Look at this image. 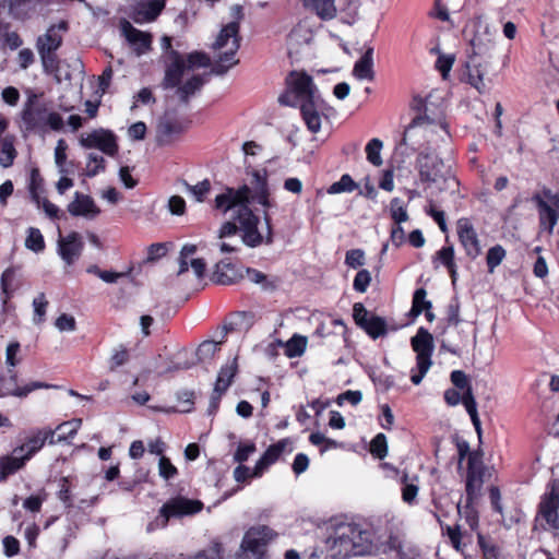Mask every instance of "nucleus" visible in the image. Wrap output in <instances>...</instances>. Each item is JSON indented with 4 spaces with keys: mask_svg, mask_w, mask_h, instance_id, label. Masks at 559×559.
I'll return each instance as SVG.
<instances>
[{
    "mask_svg": "<svg viewBox=\"0 0 559 559\" xmlns=\"http://www.w3.org/2000/svg\"><path fill=\"white\" fill-rule=\"evenodd\" d=\"M252 199L264 209L273 206L270 201V191L267 186L266 173L254 170L250 186H242L238 190L228 188L222 194L215 198V206L223 210L224 213L231 211L233 218L239 223V229L242 231V242L251 248L260 246L263 241L272 242L271 217L264 212L265 236L258 230L259 217L252 213L248 203Z\"/></svg>",
    "mask_w": 559,
    "mask_h": 559,
    "instance_id": "f257e3e1",
    "label": "nucleus"
},
{
    "mask_svg": "<svg viewBox=\"0 0 559 559\" xmlns=\"http://www.w3.org/2000/svg\"><path fill=\"white\" fill-rule=\"evenodd\" d=\"M431 94L427 98L416 96L413 107L419 115L416 116L404 132L403 144L411 141L412 145L420 146L421 139L429 150L438 142H445L449 139L447 124L443 121L442 111L430 103Z\"/></svg>",
    "mask_w": 559,
    "mask_h": 559,
    "instance_id": "f03ea898",
    "label": "nucleus"
},
{
    "mask_svg": "<svg viewBox=\"0 0 559 559\" xmlns=\"http://www.w3.org/2000/svg\"><path fill=\"white\" fill-rule=\"evenodd\" d=\"M288 94L278 97V102L284 105H295L288 100L289 95H294L296 103L300 105L302 118L308 129L317 133L321 129V117L325 108V103L321 98L312 78L306 72L293 71L287 80Z\"/></svg>",
    "mask_w": 559,
    "mask_h": 559,
    "instance_id": "7ed1b4c3",
    "label": "nucleus"
},
{
    "mask_svg": "<svg viewBox=\"0 0 559 559\" xmlns=\"http://www.w3.org/2000/svg\"><path fill=\"white\" fill-rule=\"evenodd\" d=\"M240 47V36L238 22L226 24L218 33L216 40L212 45L215 51H219L215 63L212 66L211 73L216 75L225 74L230 68L238 63L235 58Z\"/></svg>",
    "mask_w": 559,
    "mask_h": 559,
    "instance_id": "20e7f679",
    "label": "nucleus"
},
{
    "mask_svg": "<svg viewBox=\"0 0 559 559\" xmlns=\"http://www.w3.org/2000/svg\"><path fill=\"white\" fill-rule=\"evenodd\" d=\"M212 64L210 57L201 51H193L186 57L177 50L169 51V63L166 66L164 86L176 87L180 84L186 71L207 68Z\"/></svg>",
    "mask_w": 559,
    "mask_h": 559,
    "instance_id": "39448f33",
    "label": "nucleus"
},
{
    "mask_svg": "<svg viewBox=\"0 0 559 559\" xmlns=\"http://www.w3.org/2000/svg\"><path fill=\"white\" fill-rule=\"evenodd\" d=\"M203 509V502L197 499H189L178 496L169 499L159 509L158 515L147 525V531L165 528L170 518H182L194 515Z\"/></svg>",
    "mask_w": 559,
    "mask_h": 559,
    "instance_id": "423d86ee",
    "label": "nucleus"
},
{
    "mask_svg": "<svg viewBox=\"0 0 559 559\" xmlns=\"http://www.w3.org/2000/svg\"><path fill=\"white\" fill-rule=\"evenodd\" d=\"M412 347L416 353L417 373H413L411 380L418 385L432 365L433 337L425 328H419L416 335L411 340Z\"/></svg>",
    "mask_w": 559,
    "mask_h": 559,
    "instance_id": "0eeeda50",
    "label": "nucleus"
},
{
    "mask_svg": "<svg viewBox=\"0 0 559 559\" xmlns=\"http://www.w3.org/2000/svg\"><path fill=\"white\" fill-rule=\"evenodd\" d=\"M274 537L272 528L258 525L249 528L241 542L237 559H263L265 546Z\"/></svg>",
    "mask_w": 559,
    "mask_h": 559,
    "instance_id": "6e6552de",
    "label": "nucleus"
},
{
    "mask_svg": "<svg viewBox=\"0 0 559 559\" xmlns=\"http://www.w3.org/2000/svg\"><path fill=\"white\" fill-rule=\"evenodd\" d=\"M331 533L326 538V546L333 559L352 557V537L349 522H336L330 525Z\"/></svg>",
    "mask_w": 559,
    "mask_h": 559,
    "instance_id": "1a4fd4ad",
    "label": "nucleus"
},
{
    "mask_svg": "<svg viewBox=\"0 0 559 559\" xmlns=\"http://www.w3.org/2000/svg\"><path fill=\"white\" fill-rule=\"evenodd\" d=\"M416 168L423 182H437L445 178L443 160L429 147L418 154Z\"/></svg>",
    "mask_w": 559,
    "mask_h": 559,
    "instance_id": "9d476101",
    "label": "nucleus"
},
{
    "mask_svg": "<svg viewBox=\"0 0 559 559\" xmlns=\"http://www.w3.org/2000/svg\"><path fill=\"white\" fill-rule=\"evenodd\" d=\"M80 145L84 148H97L111 157L117 155L119 150L117 136L112 131L103 128L82 134Z\"/></svg>",
    "mask_w": 559,
    "mask_h": 559,
    "instance_id": "9b49d317",
    "label": "nucleus"
},
{
    "mask_svg": "<svg viewBox=\"0 0 559 559\" xmlns=\"http://www.w3.org/2000/svg\"><path fill=\"white\" fill-rule=\"evenodd\" d=\"M558 508H559V489L557 480L554 479L548 485V490L545 492L540 503L538 520L545 521L546 525L542 523L544 528H558Z\"/></svg>",
    "mask_w": 559,
    "mask_h": 559,
    "instance_id": "f8f14e48",
    "label": "nucleus"
},
{
    "mask_svg": "<svg viewBox=\"0 0 559 559\" xmlns=\"http://www.w3.org/2000/svg\"><path fill=\"white\" fill-rule=\"evenodd\" d=\"M47 108L38 102L36 94H31L22 110V119L27 129H35L46 126Z\"/></svg>",
    "mask_w": 559,
    "mask_h": 559,
    "instance_id": "ddd939ff",
    "label": "nucleus"
},
{
    "mask_svg": "<svg viewBox=\"0 0 559 559\" xmlns=\"http://www.w3.org/2000/svg\"><path fill=\"white\" fill-rule=\"evenodd\" d=\"M121 34L138 56L146 53L151 49L152 36L148 33L135 28L129 21L120 23Z\"/></svg>",
    "mask_w": 559,
    "mask_h": 559,
    "instance_id": "4468645a",
    "label": "nucleus"
},
{
    "mask_svg": "<svg viewBox=\"0 0 559 559\" xmlns=\"http://www.w3.org/2000/svg\"><path fill=\"white\" fill-rule=\"evenodd\" d=\"M457 236L461 245L465 249L466 254L471 259L477 258L480 252V242L477 236L476 230L474 229L472 223L467 218H461L457 222Z\"/></svg>",
    "mask_w": 559,
    "mask_h": 559,
    "instance_id": "2eb2a0df",
    "label": "nucleus"
},
{
    "mask_svg": "<svg viewBox=\"0 0 559 559\" xmlns=\"http://www.w3.org/2000/svg\"><path fill=\"white\" fill-rule=\"evenodd\" d=\"M185 130L182 123L170 115L163 116L156 127V141L159 145H168Z\"/></svg>",
    "mask_w": 559,
    "mask_h": 559,
    "instance_id": "dca6fc26",
    "label": "nucleus"
},
{
    "mask_svg": "<svg viewBox=\"0 0 559 559\" xmlns=\"http://www.w3.org/2000/svg\"><path fill=\"white\" fill-rule=\"evenodd\" d=\"M349 531L352 532L349 534V537H352V556L369 554L373 546L372 532L357 523H349Z\"/></svg>",
    "mask_w": 559,
    "mask_h": 559,
    "instance_id": "f3484780",
    "label": "nucleus"
},
{
    "mask_svg": "<svg viewBox=\"0 0 559 559\" xmlns=\"http://www.w3.org/2000/svg\"><path fill=\"white\" fill-rule=\"evenodd\" d=\"M68 31V23L61 21L56 25H51L44 35L39 36L36 41L37 51L56 52L62 44V34Z\"/></svg>",
    "mask_w": 559,
    "mask_h": 559,
    "instance_id": "a211bd4d",
    "label": "nucleus"
},
{
    "mask_svg": "<svg viewBox=\"0 0 559 559\" xmlns=\"http://www.w3.org/2000/svg\"><path fill=\"white\" fill-rule=\"evenodd\" d=\"M55 433L53 430H38L32 437H29L22 445L16 447V453L27 457V461L38 452L48 441L50 444H55Z\"/></svg>",
    "mask_w": 559,
    "mask_h": 559,
    "instance_id": "6ab92c4d",
    "label": "nucleus"
},
{
    "mask_svg": "<svg viewBox=\"0 0 559 559\" xmlns=\"http://www.w3.org/2000/svg\"><path fill=\"white\" fill-rule=\"evenodd\" d=\"M68 212L72 216H82L93 219L100 213V210L90 195L75 192L73 201L68 205Z\"/></svg>",
    "mask_w": 559,
    "mask_h": 559,
    "instance_id": "aec40b11",
    "label": "nucleus"
},
{
    "mask_svg": "<svg viewBox=\"0 0 559 559\" xmlns=\"http://www.w3.org/2000/svg\"><path fill=\"white\" fill-rule=\"evenodd\" d=\"M243 277V269L238 267L227 260H222L215 264L213 281L221 285H230Z\"/></svg>",
    "mask_w": 559,
    "mask_h": 559,
    "instance_id": "412c9836",
    "label": "nucleus"
},
{
    "mask_svg": "<svg viewBox=\"0 0 559 559\" xmlns=\"http://www.w3.org/2000/svg\"><path fill=\"white\" fill-rule=\"evenodd\" d=\"M58 248L62 260L70 265L81 255L83 242L78 233H71L59 239Z\"/></svg>",
    "mask_w": 559,
    "mask_h": 559,
    "instance_id": "4be33fe9",
    "label": "nucleus"
},
{
    "mask_svg": "<svg viewBox=\"0 0 559 559\" xmlns=\"http://www.w3.org/2000/svg\"><path fill=\"white\" fill-rule=\"evenodd\" d=\"M539 213L540 228L544 231L551 233L557 222V213L551 205L539 194L533 197Z\"/></svg>",
    "mask_w": 559,
    "mask_h": 559,
    "instance_id": "5701e85b",
    "label": "nucleus"
},
{
    "mask_svg": "<svg viewBox=\"0 0 559 559\" xmlns=\"http://www.w3.org/2000/svg\"><path fill=\"white\" fill-rule=\"evenodd\" d=\"M27 462V457L17 454L16 448L10 455L0 456V481H3L8 476L22 469Z\"/></svg>",
    "mask_w": 559,
    "mask_h": 559,
    "instance_id": "b1692460",
    "label": "nucleus"
},
{
    "mask_svg": "<svg viewBox=\"0 0 559 559\" xmlns=\"http://www.w3.org/2000/svg\"><path fill=\"white\" fill-rule=\"evenodd\" d=\"M353 74L358 80L372 81L374 79L372 47H368L364 55L356 61Z\"/></svg>",
    "mask_w": 559,
    "mask_h": 559,
    "instance_id": "393cba45",
    "label": "nucleus"
},
{
    "mask_svg": "<svg viewBox=\"0 0 559 559\" xmlns=\"http://www.w3.org/2000/svg\"><path fill=\"white\" fill-rule=\"evenodd\" d=\"M165 3L163 0H151L140 8L134 16L136 23L154 21L164 9Z\"/></svg>",
    "mask_w": 559,
    "mask_h": 559,
    "instance_id": "a878e982",
    "label": "nucleus"
},
{
    "mask_svg": "<svg viewBox=\"0 0 559 559\" xmlns=\"http://www.w3.org/2000/svg\"><path fill=\"white\" fill-rule=\"evenodd\" d=\"M236 370L235 361L221 368L214 386L215 393L223 394L228 389L236 374Z\"/></svg>",
    "mask_w": 559,
    "mask_h": 559,
    "instance_id": "bb28decb",
    "label": "nucleus"
},
{
    "mask_svg": "<svg viewBox=\"0 0 559 559\" xmlns=\"http://www.w3.org/2000/svg\"><path fill=\"white\" fill-rule=\"evenodd\" d=\"M308 5L322 20H332L336 15L335 0H306Z\"/></svg>",
    "mask_w": 559,
    "mask_h": 559,
    "instance_id": "cd10ccee",
    "label": "nucleus"
},
{
    "mask_svg": "<svg viewBox=\"0 0 559 559\" xmlns=\"http://www.w3.org/2000/svg\"><path fill=\"white\" fill-rule=\"evenodd\" d=\"M204 84V79L201 75H193L187 80L182 85H177V94L183 103H188L191 95L199 91Z\"/></svg>",
    "mask_w": 559,
    "mask_h": 559,
    "instance_id": "c85d7f7f",
    "label": "nucleus"
},
{
    "mask_svg": "<svg viewBox=\"0 0 559 559\" xmlns=\"http://www.w3.org/2000/svg\"><path fill=\"white\" fill-rule=\"evenodd\" d=\"M255 316L250 311H241L237 312L228 325L225 326L226 330H239L247 332L254 323Z\"/></svg>",
    "mask_w": 559,
    "mask_h": 559,
    "instance_id": "c756f323",
    "label": "nucleus"
},
{
    "mask_svg": "<svg viewBox=\"0 0 559 559\" xmlns=\"http://www.w3.org/2000/svg\"><path fill=\"white\" fill-rule=\"evenodd\" d=\"M308 340L306 336L294 334L285 343V355L289 358L300 357L307 348Z\"/></svg>",
    "mask_w": 559,
    "mask_h": 559,
    "instance_id": "7c9ffc66",
    "label": "nucleus"
},
{
    "mask_svg": "<svg viewBox=\"0 0 559 559\" xmlns=\"http://www.w3.org/2000/svg\"><path fill=\"white\" fill-rule=\"evenodd\" d=\"M483 485V472L467 471L466 477V496L467 502L472 501L477 497Z\"/></svg>",
    "mask_w": 559,
    "mask_h": 559,
    "instance_id": "2f4dec72",
    "label": "nucleus"
},
{
    "mask_svg": "<svg viewBox=\"0 0 559 559\" xmlns=\"http://www.w3.org/2000/svg\"><path fill=\"white\" fill-rule=\"evenodd\" d=\"M463 404L472 419V423L477 431V433L480 436L481 427H480V420L477 413V404L475 401V397L473 395V392L468 389L467 392L463 394Z\"/></svg>",
    "mask_w": 559,
    "mask_h": 559,
    "instance_id": "473e14b6",
    "label": "nucleus"
},
{
    "mask_svg": "<svg viewBox=\"0 0 559 559\" xmlns=\"http://www.w3.org/2000/svg\"><path fill=\"white\" fill-rule=\"evenodd\" d=\"M362 329L372 338H377L386 333V322L383 318L371 314Z\"/></svg>",
    "mask_w": 559,
    "mask_h": 559,
    "instance_id": "72a5a7b5",
    "label": "nucleus"
},
{
    "mask_svg": "<svg viewBox=\"0 0 559 559\" xmlns=\"http://www.w3.org/2000/svg\"><path fill=\"white\" fill-rule=\"evenodd\" d=\"M427 292L424 288H418L415 290L413 296V305L411 309V314L414 317H418L424 310H430L432 307L431 301L426 299Z\"/></svg>",
    "mask_w": 559,
    "mask_h": 559,
    "instance_id": "f704fd0d",
    "label": "nucleus"
},
{
    "mask_svg": "<svg viewBox=\"0 0 559 559\" xmlns=\"http://www.w3.org/2000/svg\"><path fill=\"white\" fill-rule=\"evenodd\" d=\"M82 425V419L75 418L66 423L60 424L56 431H58L57 438H55L56 443L67 440L68 438H72L79 428Z\"/></svg>",
    "mask_w": 559,
    "mask_h": 559,
    "instance_id": "c9c22d12",
    "label": "nucleus"
},
{
    "mask_svg": "<svg viewBox=\"0 0 559 559\" xmlns=\"http://www.w3.org/2000/svg\"><path fill=\"white\" fill-rule=\"evenodd\" d=\"M245 271L250 282L261 285L262 289L272 292L276 288V281L274 278H269L264 273L249 267Z\"/></svg>",
    "mask_w": 559,
    "mask_h": 559,
    "instance_id": "e433bc0d",
    "label": "nucleus"
},
{
    "mask_svg": "<svg viewBox=\"0 0 559 559\" xmlns=\"http://www.w3.org/2000/svg\"><path fill=\"white\" fill-rule=\"evenodd\" d=\"M383 147V143L381 140L374 138L368 142L366 145V154L367 159L374 166L382 165L381 150Z\"/></svg>",
    "mask_w": 559,
    "mask_h": 559,
    "instance_id": "4c0bfd02",
    "label": "nucleus"
},
{
    "mask_svg": "<svg viewBox=\"0 0 559 559\" xmlns=\"http://www.w3.org/2000/svg\"><path fill=\"white\" fill-rule=\"evenodd\" d=\"M358 188V185L352 179V177L347 174L343 175L341 179L334 183H332L329 189L328 193L330 194H336V193H343V192H353Z\"/></svg>",
    "mask_w": 559,
    "mask_h": 559,
    "instance_id": "58836bf2",
    "label": "nucleus"
},
{
    "mask_svg": "<svg viewBox=\"0 0 559 559\" xmlns=\"http://www.w3.org/2000/svg\"><path fill=\"white\" fill-rule=\"evenodd\" d=\"M47 307H48V300L46 299V296L44 293L38 294L33 299V309H34L33 322L35 324H40L41 322L45 321Z\"/></svg>",
    "mask_w": 559,
    "mask_h": 559,
    "instance_id": "ea45409f",
    "label": "nucleus"
},
{
    "mask_svg": "<svg viewBox=\"0 0 559 559\" xmlns=\"http://www.w3.org/2000/svg\"><path fill=\"white\" fill-rule=\"evenodd\" d=\"M467 81L479 93H485L487 91V85L484 81V72L478 66L468 68Z\"/></svg>",
    "mask_w": 559,
    "mask_h": 559,
    "instance_id": "a19ab883",
    "label": "nucleus"
},
{
    "mask_svg": "<svg viewBox=\"0 0 559 559\" xmlns=\"http://www.w3.org/2000/svg\"><path fill=\"white\" fill-rule=\"evenodd\" d=\"M197 252V246L195 245H185L180 251L179 254V270L178 275H181L186 273L190 266V259L193 258L194 253Z\"/></svg>",
    "mask_w": 559,
    "mask_h": 559,
    "instance_id": "79ce46f5",
    "label": "nucleus"
},
{
    "mask_svg": "<svg viewBox=\"0 0 559 559\" xmlns=\"http://www.w3.org/2000/svg\"><path fill=\"white\" fill-rule=\"evenodd\" d=\"M221 342L204 341L197 349V356L200 361L211 359L219 350Z\"/></svg>",
    "mask_w": 559,
    "mask_h": 559,
    "instance_id": "37998d69",
    "label": "nucleus"
},
{
    "mask_svg": "<svg viewBox=\"0 0 559 559\" xmlns=\"http://www.w3.org/2000/svg\"><path fill=\"white\" fill-rule=\"evenodd\" d=\"M16 156L13 143L9 139H4L1 144L0 165L3 168L10 167Z\"/></svg>",
    "mask_w": 559,
    "mask_h": 559,
    "instance_id": "c03bdc74",
    "label": "nucleus"
},
{
    "mask_svg": "<svg viewBox=\"0 0 559 559\" xmlns=\"http://www.w3.org/2000/svg\"><path fill=\"white\" fill-rule=\"evenodd\" d=\"M390 213L395 224L400 225L408 219V214L403 205V202L399 198H394L390 203Z\"/></svg>",
    "mask_w": 559,
    "mask_h": 559,
    "instance_id": "a18cd8bd",
    "label": "nucleus"
},
{
    "mask_svg": "<svg viewBox=\"0 0 559 559\" xmlns=\"http://www.w3.org/2000/svg\"><path fill=\"white\" fill-rule=\"evenodd\" d=\"M370 452L373 456L382 460L388 454L386 437L383 433H378L370 443Z\"/></svg>",
    "mask_w": 559,
    "mask_h": 559,
    "instance_id": "49530a36",
    "label": "nucleus"
},
{
    "mask_svg": "<svg viewBox=\"0 0 559 559\" xmlns=\"http://www.w3.org/2000/svg\"><path fill=\"white\" fill-rule=\"evenodd\" d=\"M504 257L506 250L501 246L497 245L490 248L486 257L488 271L492 273L495 269L502 262Z\"/></svg>",
    "mask_w": 559,
    "mask_h": 559,
    "instance_id": "de8ad7c7",
    "label": "nucleus"
},
{
    "mask_svg": "<svg viewBox=\"0 0 559 559\" xmlns=\"http://www.w3.org/2000/svg\"><path fill=\"white\" fill-rule=\"evenodd\" d=\"M87 173L88 177H94L105 169V158L98 154L90 153L87 156Z\"/></svg>",
    "mask_w": 559,
    "mask_h": 559,
    "instance_id": "09e8293b",
    "label": "nucleus"
},
{
    "mask_svg": "<svg viewBox=\"0 0 559 559\" xmlns=\"http://www.w3.org/2000/svg\"><path fill=\"white\" fill-rule=\"evenodd\" d=\"M192 557L193 559H223V546L218 542H213L206 549Z\"/></svg>",
    "mask_w": 559,
    "mask_h": 559,
    "instance_id": "8fccbe9b",
    "label": "nucleus"
},
{
    "mask_svg": "<svg viewBox=\"0 0 559 559\" xmlns=\"http://www.w3.org/2000/svg\"><path fill=\"white\" fill-rule=\"evenodd\" d=\"M158 475L165 479H173L178 475L177 467L166 456H160L158 461Z\"/></svg>",
    "mask_w": 559,
    "mask_h": 559,
    "instance_id": "3c124183",
    "label": "nucleus"
},
{
    "mask_svg": "<svg viewBox=\"0 0 559 559\" xmlns=\"http://www.w3.org/2000/svg\"><path fill=\"white\" fill-rule=\"evenodd\" d=\"M26 248L38 252L41 251L45 247L44 245V238L40 231L36 228H29L28 229V236L25 240Z\"/></svg>",
    "mask_w": 559,
    "mask_h": 559,
    "instance_id": "603ef678",
    "label": "nucleus"
},
{
    "mask_svg": "<svg viewBox=\"0 0 559 559\" xmlns=\"http://www.w3.org/2000/svg\"><path fill=\"white\" fill-rule=\"evenodd\" d=\"M288 441L287 440H281L278 441L277 443L275 444H272L270 445L266 451L264 452V454L262 455V457L264 459V461H266L270 465L273 464L274 462L277 461V459L280 457V455L283 453V451L285 450L286 445H287Z\"/></svg>",
    "mask_w": 559,
    "mask_h": 559,
    "instance_id": "864d4df0",
    "label": "nucleus"
},
{
    "mask_svg": "<svg viewBox=\"0 0 559 559\" xmlns=\"http://www.w3.org/2000/svg\"><path fill=\"white\" fill-rule=\"evenodd\" d=\"M186 187L188 192L192 194L198 202H202L204 197L209 193L211 185L210 181L205 179L194 186L186 183Z\"/></svg>",
    "mask_w": 559,
    "mask_h": 559,
    "instance_id": "5fc2aeb1",
    "label": "nucleus"
},
{
    "mask_svg": "<svg viewBox=\"0 0 559 559\" xmlns=\"http://www.w3.org/2000/svg\"><path fill=\"white\" fill-rule=\"evenodd\" d=\"M49 388H53V386L50 384H47L45 382L34 381V382H31L29 384L22 386V388H16L13 391L7 392L5 394L24 397L28 393H31L37 389H49Z\"/></svg>",
    "mask_w": 559,
    "mask_h": 559,
    "instance_id": "6e6d98bb",
    "label": "nucleus"
},
{
    "mask_svg": "<svg viewBox=\"0 0 559 559\" xmlns=\"http://www.w3.org/2000/svg\"><path fill=\"white\" fill-rule=\"evenodd\" d=\"M371 282V274L368 270H360L353 283V287L356 292L365 293Z\"/></svg>",
    "mask_w": 559,
    "mask_h": 559,
    "instance_id": "4d7b16f0",
    "label": "nucleus"
},
{
    "mask_svg": "<svg viewBox=\"0 0 559 559\" xmlns=\"http://www.w3.org/2000/svg\"><path fill=\"white\" fill-rule=\"evenodd\" d=\"M403 487H402V498L406 503H413L418 493V486L413 483H407V476L404 475L402 478Z\"/></svg>",
    "mask_w": 559,
    "mask_h": 559,
    "instance_id": "13d9d810",
    "label": "nucleus"
},
{
    "mask_svg": "<svg viewBox=\"0 0 559 559\" xmlns=\"http://www.w3.org/2000/svg\"><path fill=\"white\" fill-rule=\"evenodd\" d=\"M67 148H68V145H67L66 141L60 139L57 142V145L55 148V162H56V165L58 166L59 171L61 174L66 173L64 163L67 159V154H66Z\"/></svg>",
    "mask_w": 559,
    "mask_h": 559,
    "instance_id": "bf43d9fd",
    "label": "nucleus"
},
{
    "mask_svg": "<svg viewBox=\"0 0 559 559\" xmlns=\"http://www.w3.org/2000/svg\"><path fill=\"white\" fill-rule=\"evenodd\" d=\"M477 542L483 551L484 559H498V548L495 545L487 543L481 534H478Z\"/></svg>",
    "mask_w": 559,
    "mask_h": 559,
    "instance_id": "052dcab7",
    "label": "nucleus"
},
{
    "mask_svg": "<svg viewBox=\"0 0 559 559\" xmlns=\"http://www.w3.org/2000/svg\"><path fill=\"white\" fill-rule=\"evenodd\" d=\"M55 325L60 332H72L76 328V322L74 317L62 313L57 318Z\"/></svg>",
    "mask_w": 559,
    "mask_h": 559,
    "instance_id": "680f3d73",
    "label": "nucleus"
},
{
    "mask_svg": "<svg viewBox=\"0 0 559 559\" xmlns=\"http://www.w3.org/2000/svg\"><path fill=\"white\" fill-rule=\"evenodd\" d=\"M345 263L353 269H357L365 263V253L360 249H353L346 252Z\"/></svg>",
    "mask_w": 559,
    "mask_h": 559,
    "instance_id": "e2e57ef3",
    "label": "nucleus"
},
{
    "mask_svg": "<svg viewBox=\"0 0 559 559\" xmlns=\"http://www.w3.org/2000/svg\"><path fill=\"white\" fill-rule=\"evenodd\" d=\"M371 314L367 311L362 304L356 302L353 307V317L358 326L362 329Z\"/></svg>",
    "mask_w": 559,
    "mask_h": 559,
    "instance_id": "0e129e2a",
    "label": "nucleus"
},
{
    "mask_svg": "<svg viewBox=\"0 0 559 559\" xmlns=\"http://www.w3.org/2000/svg\"><path fill=\"white\" fill-rule=\"evenodd\" d=\"M129 359V353L126 348L120 347L119 349H115L110 357V370H115L116 368L124 365Z\"/></svg>",
    "mask_w": 559,
    "mask_h": 559,
    "instance_id": "69168bd1",
    "label": "nucleus"
},
{
    "mask_svg": "<svg viewBox=\"0 0 559 559\" xmlns=\"http://www.w3.org/2000/svg\"><path fill=\"white\" fill-rule=\"evenodd\" d=\"M454 63V57L452 55H440L437 59L436 67L445 79Z\"/></svg>",
    "mask_w": 559,
    "mask_h": 559,
    "instance_id": "338daca9",
    "label": "nucleus"
},
{
    "mask_svg": "<svg viewBox=\"0 0 559 559\" xmlns=\"http://www.w3.org/2000/svg\"><path fill=\"white\" fill-rule=\"evenodd\" d=\"M254 451L255 445L253 443L239 444L236 453L234 454V460L239 463L246 462Z\"/></svg>",
    "mask_w": 559,
    "mask_h": 559,
    "instance_id": "774afa93",
    "label": "nucleus"
}]
</instances>
